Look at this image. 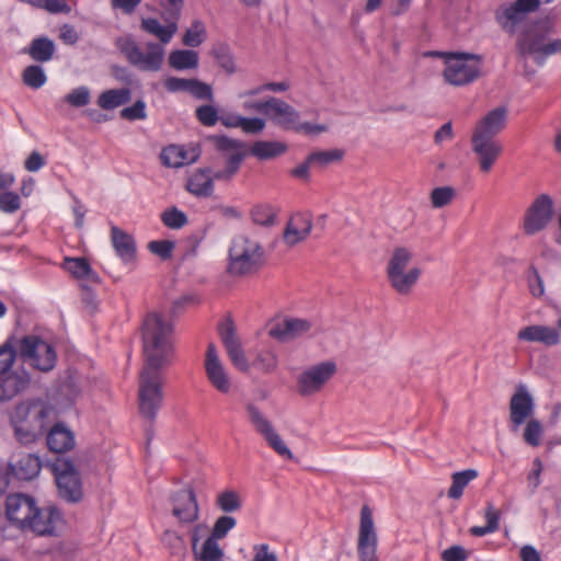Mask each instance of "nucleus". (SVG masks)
Instances as JSON below:
<instances>
[{
  "mask_svg": "<svg viewBox=\"0 0 561 561\" xmlns=\"http://www.w3.org/2000/svg\"><path fill=\"white\" fill-rule=\"evenodd\" d=\"M145 364L138 381V410L141 416L153 422L162 407L163 374L174 354L173 325L159 313H149L142 324Z\"/></svg>",
  "mask_w": 561,
  "mask_h": 561,
  "instance_id": "1",
  "label": "nucleus"
},
{
  "mask_svg": "<svg viewBox=\"0 0 561 561\" xmlns=\"http://www.w3.org/2000/svg\"><path fill=\"white\" fill-rule=\"evenodd\" d=\"M163 21L165 25H162L154 18L141 19L140 28L160 41V43H146V53L141 50L138 43L131 36L117 41V48L131 66L141 71L151 72H157L162 68L164 60L163 45L169 44L179 30L178 22L173 20Z\"/></svg>",
  "mask_w": 561,
  "mask_h": 561,
  "instance_id": "2",
  "label": "nucleus"
},
{
  "mask_svg": "<svg viewBox=\"0 0 561 561\" xmlns=\"http://www.w3.org/2000/svg\"><path fill=\"white\" fill-rule=\"evenodd\" d=\"M18 356L44 373L50 371L57 359L53 345L39 336L25 335L16 339L11 335L0 345V375L14 371L12 368Z\"/></svg>",
  "mask_w": 561,
  "mask_h": 561,
  "instance_id": "3",
  "label": "nucleus"
},
{
  "mask_svg": "<svg viewBox=\"0 0 561 561\" xmlns=\"http://www.w3.org/2000/svg\"><path fill=\"white\" fill-rule=\"evenodd\" d=\"M445 69L443 77L455 87L470 84L481 75V56L467 53H443Z\"/></svg>",
  "mask_w": 561,
  "mask_h": 561,
  "instance_id": "4",
  "label": "nucleus"
},
{
  "mask_svg": "<svg viewBox=\"0 0 561 561\" xmlns=\"http://www.w3.org/2000/svg\"><path fill=\"white\" fill-rule=\"evenodd\" d=\"M411 260L412 252L404 247H398L393 250L387 265V276L390 285L400 295L410 294L422 274L420 267L405 271Z\"/></svg>",
  "mask_w": 561,
  "mask_h": 561,
  "instance_id": "5",
  "label": "nucleus"
},
{
  "mask_svg": "<svg viewBox=\"0 0 561 561\" xmlns=\"http://www.w3.org/2000/svg\"><path fill=\"white\" fill-rule=\"evenodd\" d=\"M262 247L245 236H237L229 248L228 272L232 275H245L261 264Z\"/></svg>",
  "mask_w": 561,
  "mask_h": 561,
  "instance_id": "6",
  "label": "nucleus"
},
{
  "mask_svg": "<svg viewBox=\"0 0 561 561\" xmlns=\"http://www.w3.org/2000/svg\"><path fill=\"white\" fill-rule=\"evenodd\" d=\"M59 496L68 503H79L83 497L80 472L67 459H57L51 466Z\"/></svg>",
  "mask_w": 561,
  "mask_h": 561,
  "instance_id": "7",
  "label": "nucleus"
},
{
  "mask_svg": "<svg viewBox=\"0 0 561 561\" xmlns=\"http://www.w3.org/2000/svg\"><path fill=\"white\" fill-rule=\"evenodd\" d=\"M335 373L336 364L332 360L321 362L308 367L297 378V392L301 397L318 393Z\"/></svg>",
  "mask_w": 561,
  "mask_h": 561,
  "instance_id": "8",
  "label": "nucleus"
},
{
  "mask_svg": "<svg viewBox=\"0 0 561 561\" xmlns=\"http://www.w3.org/2000/svg\"><path fill=\"white\" fill-rule=\"evenodd\" d=\"M247 413L255 431L264 437L267 445L275 453L288 460L294 459V455L290 449L287 447L279 434L276 433L272 423L263 415L255 404L249 403L247 405Z\"/></svg>",
  "mask_w": 561,
  "mask_h": 561,
  "instance_id": "9",
  "label": "nucleus"
},
{
  "mask_svg": "<svg viewBox=\"0 0 561 561\" xmlns=\"http://www.w3.org/2000/svg\"><path fill=\"white\" fill-rule=\"evenodd\" d=\"M553 201L548 194L537 196L526 209L523 228L526 234L533 236L543 230L552 218Z\"/></svg>",
  "mask_w": 561,
  "mask_h": 561,
  "instance_id": "10",
  "label": "nucleus"
},
{
  "mask_svg": "<svg viewBox=\"0 0 561 561\" xmlns=\"http://www.w3.org/2000/svg\"><path fill=\"white\" fill-rule=\"evenodd\" d=\"M378 538L375 530L373 513L367 505L360 510L357 552L359 561H379L377 558Z\"/></svg>",
  "mask_w": 561,
  "mask_h": 561,
  "instance_id": "11",
  "label": "nucleus"
},
{
  "mask_svg": "<svg viewBox=\"0 0 561 561\" xmlns=\"http://www.w3.org/2000/svg\"><path fill=\"white\" fill-rule=\"evenodd\" d=\"M539 5L540 0H516L511 4L502 5L496 11V21L504 31L514 34L526 14L535 12Z\"/></svg>",
  "mask_w": 561,
  "mask_h": 561,
  "instance_id": "12",
  "label": "nucleus"
},
{
  "mask_svg": "<svg viewBox=\"0 0 561 561\" xmlns=\"http://www.w3.org/2000/svg\"><path fill=\"white\" fill-rule=\"evenodd\" d=\"M518 51L523 56L530 55L538 66H543L548 57L561 54V38L546 42L545 35L535 34L518 42Z\"/></svg>",
  "mask_w": 561,
  "mask_h": 561,
  "instance_id": "13",
  "label": "nucleus"
},
{
  "mask_svg": "<svg viewBox=\"0 0 561 561\" xmlns=\"http://www.w3.org/2000/svg\"><path fill=\"white\" fill-rule=\"evenodd\" d=\"M172 515L181 524H193L199 517V505L194 490L188 486L170 495Z\"/></svg>",
  "mask_w": 561,
  "mask_h": 561,
  "instance_id": "14",
  "label": "nucleus"
},
{
  "mask_svg": "<svg viewBox=\"0 0 561 561\" xmlns=\"http://www.w3.org/2000/svg\"><path fill=\"white\" fill-rule=\"evenodd\" d=\"M205 373L209 383L220 393H229L232 388L231 378L219 359L215 344L209 343L205 356Z\"/></svg>",
  "mask_w": 561,
  "mask_h": 561,
  "instance_id": "15",
  "label": "nucleus"
},
{
  "mask_svg": "<svg viewBox=\"0 0 561 561\" xmlns=\"http://www.w3.org/2000/svg\"><path fill=\"white\" fill-rule=\"evenodd\" d=\"M36 501L26 494L14 493L9 494L5 499V517L12 525L21 530H25L30 516L34 513Z\"/></svg>",
  "mask_w": 561,
  "mask_h": 561,
  "instance_id": "16",
  "label": "nucleus"
},
{
  "mask_svg": "<svg viewBox=\"0 0 561 561\" xmlns=\"http://www.w3.org/2000/svg\"><path fill=\"white\" fill-rule=\"evenodd\" d=\"M312 327L308 319L286 317L271 325L268 335L280 343H287L304 336Z\"/></svg>",
  "mask_w": 561,
  "mask_h": 561,
  "instance_id": "17",
  "label": "nucleus"
},
{
  "mask_svg": "<svg viewBox=\"0 0 561 561\" xmlns=\"http://www.w3.org/2000/svg\"><path fill=\"white\" fill-rule=\"evenodd\" d=\"M62 522L59 510L55 506L38 507L34 506V513L30 516L25 525V530H31L36 535H54L57 526Z\"/></svg>",
  "mask_w": 561,
  "mask_h": 561,
  "instance_id": "18",
  "label": "nucleus"
},
{
  "mask_svg": "<svg viewBox=\"0 0 561 561\" xmlns=\"http://www.w3.org/2000/svg\"><path fill=\"white\" fill-rule=\"evenodd\" d=\"M219 335L233 366L240 371H248L251 364L245 357L241 342L236 334L234 324L231 320H228L226 323L220 325Z\"/></svg>",
  "mask_w": 561,
  "mask_h": 561,
  "instance_id": "19",
  "label": "nucleus"
},
{
  "mask_svg": "<svg viewBox=\"0 0 561 561\" xmlns=\"http://www.w3.org/2000/svg\"><path fill=\"white\" fill-rule=\"evenodd\" d=\"M471 145L472 151L478 156L481 171L488 173L503 150L502 144L496 138L472 134Z\"/></svg>",
  "mask_w": 561,
  "mask_h": 561,
  "instance_id": "20",
  "label": "nucleus"
},
{
  "mask_svg": "<svg viewBox=\"0 0 561 561\" xmlns=\"http://www.w3.org/2000/svg\"><path fill=\"white\" fill-rule=\"evenodd\" d=\"M535 403L526 386L519 385L510 402V417L517 430L534 412Z\"/></svg>",
  "mask_w": 561,
  "mask_h": 561,
  "instance_id": "21",
  "label": "nucleus"
},
{
  "mask_svg": "<svg viewBox=\"0 0 561 561\" xmlns=\"http://www.w3.org/2000/svg\"><path fill=\"white\" fill-rule=\"evenodd\" d=\"M267 117L278 127L285 130H294L300 113L287 102L272 96Z\"/></svg>",
  "mask_w": 561,
  "mask_h": 561,
  "instance_id": "22",
  "label": "nucleus"
},
{
  "mask_svg": "<svg viewBox=\"0 0 561 561\" xmlns=\"http://www.w3.org/2000/svg\"><path fill=\"white\" fill-rule=\"evenodd\" d=\"M9 465L16 478L26 481L37 477L42 468L39 457L34 454H15Z\"/></svg>",
  "mask_w": 561,
  "mask_h": 561,
  "instance_id": "23",
  "label": "nucleus"
},
{
  "mask_svg": "<svg viewBox=\"0 0 561 561\" xmlns=\"http://www.w3.org/2000/svg\"><path fill=\"white\" fill-rule=\"evenodd\" d=\"M111 240L116 255L125 264H133L136 260L137 247L133 236L121 228L113 226L111 228Z\"/></svg>",
  "mask_w": 561,
  "mask_h": 561,
  "instance_id": "24",
  "label": "nucleus"
},
{
  "mask_svg": "<svg viewBox=\"0 0 561 561\" xmlns=\"http://www.w3.org/2000/svg\"><path fill=\"white\" fill-rule=\"evenodd\" d=\"M312 230V221L308 215H294L287 222L283 238L287 245L294 247L304 241Z\"/></svg>",
  "mask_w": 561,
  "mask_h": 561,
  "instance_id": "25",
  "label": "nucleus"
},
{
  "mask_svg": "<svg viewBox=\"0 0 561 561\" xmlns=\"http://www.w3.org/2000/svg\"><path fill=\"white\" fill-rule=\"evenodd\" d=\"M507 119V110L504 106H499L490 111L476 126L473 134L482 135L484 137L495 138L500 134Z\"/></svg>",
  "mask_w": 561,
  "mask_h": 561,
  "instance_id": "26",
  "label": "nucleus"
},
{
  "mask_svg": "<svg viewBox=\"0 0 561 561\" xmlns=\"http://www.w3.org/2000/svg\"><path fill=\"white\" fill-rule=\"evenodd\" d=\"M199 152L192 148L186 149L184 146L170 145L162 149L160 159L162 164L168 168H182L197 160Z\"/></svg>",
  "mask_w": 561,
  "mask_h": 561,
  "instance_id": "27",
  "label": "nucleus"
},
{
  "mask_svg": "<svg viewBox=\"0 0 561 561\" xmlns=\"http://www.w3.org/2000/svg\"><path fill=\"white\" fill-rule=\"evenodd\" d=\"M28 382L30 377L27 374L11 371L0 375V403L14 399L26 389Z\"/></svg>",
  "mask_w": 561,
  "mask_h": 561,
  "instance_id": "28",
  "label": "nucleus"
},
{
  "mask_svg": "<svg viewBox=\"0 0 561 561\" xmlns=\"http://www.w3.org/2000/svg\"><path fill=\"white\" fill-rule=\"evenodd\" d=\"M519 341L538 342L546 346H553L560 342V334L557 329L547 325H528L517 333Z\"/></svg>",
  "mask_w": 561,
  "mask_h": 561,
  "instance_id": "29",
  "label": "nucleus"
},
{
  "mask_svg": "<svg viewBox=\"0 0 561 561\" xmlns=\"http://www.w3.org/2000/svg\"><path fill=\"white\" fill-rule=\"evenodd\" d=\"M46 443L51 451L62 454L75 446V435L64 424L57 423L48 432Z\"/></svg>",
  "mask_w": 561,
  "mask_h": 561,
  "instance_id": "30",
  "label": "nucleus"
},
{
  "mask_svg": "<svg viewBox=\"0 0 561 561\" xmlns=\"http://www.w3.org/2000/svg\"><path fill=\"white\" fill-rule=\"evenodd\" d=\"M62 267L75 278L89 283L99 284L100 276L94 272L85 257H68L64 259Z\"/></svg>",
  "mask_w": 561,
  "mask_h": 561,
  "instance_id": "31",
  "label": "nucleus"
},
{
  "mask_svg": "<svg viewBox=\"0 0 561 561\" xmlns=\"http://www.w3.org/2000/svg\"><path fill=\"white\" fill-rule=\"evenodd\" d=\"M36 62H47L53 59L56 53V45L47 36H38L32 39L30 45L23 49Z\"/></svg>",
  "mask_w": 561,
  "mask_h": 561,
  "instance_id": "32",
  "label": "nucleus"
},
{
  "mask_svg": "<svg viewBox=\"0 0 561 561\" xmlns=\"http://www.w3.org/2000/svg\"><path fill=\"white\" fill-rule=\"evenodd\" d=\"M37 404L33 402H22L14 408V411L11 415V424L23 425L31 424L28 422V416L33 413L36 417V423L38 424V428L41 430L43 426V420L46 417V410L44 408L37 409Z\"/></svg>",
  "mask_w": 561,
  "mask_h": 561,
  "instance_id": "33",
  "label": "nucleus"
},
{
  "mask_svg": "<svg viewBox=\"0 0 561 561\" xmlns=\"http://www.w3.org/2000/svg\"><path fill=\"white\" fill-rule=\"evenodd\" d=\"M131 100V91L128 88L110 89L98 96V105L105 111L119 107Z\"/></svg>",
  "mask_w": 561,
  "mask_h": 561,
  "instance_id": "34",
  "label": "nucleus"
},
{
  "mask_svg": "<svg viewBox=\"0 0 561 561\" xmlns=\"http://www.w3.org/2000/svg\"><path fill=\"white\" fill-rule=\"evenodd\" d=\"M186 188L198 197H208L213 194L214 183L205 170H198L188 179Z\"/></svg>",
  "mask_w": 561,
  "mask_h": 561,
  "instance_id": "35",
  "label": "nucleus"
},
{
  "mask_svg": "<svg viewBox=\"0 0 561 561\" xmlns=\"http://www.w3.org/2000/svg\"><path fill=\"white\" fill-rule=\"evenodd\" d=\"M287 146L280 141L259 140L255 141L250 152L260 160H268L286 152Z\"/></svg>",
  "mask_w": 561,
  "mask_h": 561,
  "instance_id": "36",
  "label": "nucleus"
},
{
  "mask_svg": "<svg viewBox=\"0 0 561 561\" xmlns=\"http://www.w3.org/2000/svg\"><path fill=\"white\" fill-rule=\"evenodd\" d=\"M198 54L192 49H175L169 55V65L175 70H188L198 67Z\"/></svg>",
  "mask_w": 561,
  "mask_h": 561,
  "instance_id": "37",
  "label": "nucleus"
},
{
  "mask_svg": "<svg viewBox=\"0 0 561 561\" xmlns=\"http://www.w3.org/2000/svg\"><path fill=\"white\" fill-rule=\"evenodd\" d=\"M217 538L209 535L203 545L193 552L196 561H222L225 557L224 550L220 548Z\"/></svg>",
  "mask_w": 561,
  "mask_h": 561,
  "instance_id": "38",
  "label": "nucleus"
},
{
  "mask_svg": "<svg viewBox=\"0 0 561 561\" xmlns=\"http://www.w3.org/2000/svg\"><path fill=\"white\" fill-rule=\"evenodd\" d=\"M211 56L215 58L219 67L229 76L237 71L231 48L226 43H217L211 48Z\"/></svg>",
  "mask_w": 561,
  "mask_h": 561,
  "instance_id": "39",
  "label": "nucleus"
},
{
  "mask_svg": "<svg viewBox=\"0 0 561 561\" xmlns=\"http://www.w3.org/2000/svg\"><path fill=\"white\" fill-rule=\"evenodd\" d=\"M478 477L476 469H466L453 473L451 485L447 492L449 499L458 500L462 496L465 488Z\"/></svg>",
  "mask_w": 561,
  "mask_h": 561,
  "instance_id": "40",
  "label": "nucleus"
},
{
  "mask_svg": "<svg viewBox=\"0 0 561 561\" xmlns=\"http://www.w3.org/2000/svg\"><path fill=\"white\" fill-rule=\"evenodd\" d=\"M216 149L221 152L226 160L229 156L244 154V144L240 140L229 138L227 136H214L211 138Z\"/></svg>",
  "mask_w": 561,
  "mask_h": 561,
  "instance_id": "41",
  "label": "nucleus"
},
{
  "mask_svg": "<svg viewBox=\"0 0 561 561\" xmlns=\"http://www.w3.org/2000/svg\"><path fill=\"white\" fill-rule=\"evenodd\" d=\"M216 505L224 513H233L242 507V501L237 491L225 490L217 495Z\"/></svg>",
  "mask_w": 561,
  "mask_h": 561,
  "instance_id": "42",
  "label": "nucleus"
},
{
  "mask_svg": "<svg viewBox=\"0 0 561 561\" xmlns=\"http://www.w3.org/2000/svg\"><path fill=\"white\" fill-rule=\"evenodd\" d=\"M308 156L309 162H312L313 167L324 168L341 161L344 157V151L342 149L319 150Z\"/></svg>",
  "mask_w": 561,
  "mask_h": 561,
  "instance_id": "43",
  "label": "nucleus"
},
{
  "mask_svg": "<svg viewBox=\"0 0 561 561\" xmlns=\"http://www.w3.org/2000/svg\"><path fill=\"white\" fill-rule=\"evenodd\" d=\"M22 80L26 87L37 90L46 83L47 76L39 65H31L23 70Z\"/></svg>",
  "mask_w": 561,
  "mask_h": 561,
  "instance_id": "44",
  "label": "nucleus"
},
{
  "mask_svg": "<svg viewBox=\"0 0 561 561\" xmlns=\"http://www.w3.org/2000/svg\"><path fill=\"white\" fill-rule=\"evenodd\" d=\"M160 219L162 224L170 229H181L188 221L186 214L175 206L163 210L160 215Z\"/></svg>",
  "mask_w": 561,
  "mask_h": 561,
  "instance_id": "45",
  "label": "nucleus"
},
{
  "mask_svg": "<svg viewBox=\"0 0 561 561\" xmlns=\"http://www.w3.org/2000/svg\"><path fill=\"white\" fill-rule=\"evenodd\" d=\"M206 38V28L202 21L195 20L183 35L182 43L188 47L199 46Z\"/></svg>",
  "mask_w": 561,
  "mask_h": 561,
  "instance_id": "46",
  "label": "nucleus"
},
{
  "mask_svg": "<svg viewBox=\"0 0 561 561\" xmlns=\"http://www.w3.org/2000/svg\"><path fill=\"white\" fill-rule=\"evenodd\" d=\"M244 159V154L229 156L226 161V167L222 170H217L210 176L214 180L227 181L230 180L240 169Z\"/></svg>",
  "mask_w": 561,
  "mask_h": 561,
  "instance_id": "47",
  "label": "nucleus"
},
{
  "mask_svg": "<svg viewBox=\"0 0 561 561\" xmlns=\"http://www.w3.org/2000/svg\"><path fill=\"white\" fill-rule=\"evenodd\" d=\"M456 197V191L451 186L435 187L431 192V204L434 208H443L449 205Z\"/></svg>",
  "mask_w": 561,
  "mask_h": 561,
  "instance_id": "48",
  "label": "nucleus"
},
{
  "mask_svg": "<svg viewBox=\"0 0 561 561\" xmlns=\"http://www.w3.org/2000/svg\"><path fill=\"white\" fill-rule=\"evenodd\" d=\"M277 363V356L272 351L264 350L257 353L252 366L263 373H272L276 369Z\"/></svg>",
  "mask_w": 561,
  "mask_h": 561,
  "instance_id": "49",
  "label": "nucleus"
},
{
  "mask_svg": "<svg viewBox=\"0 0 561 561\" xmlns=\"http://www.w3.org/2000/svg\"><path fill=\"white\" fill-rule=\"evenodd\" d=\"M251 217L254 224L270 227L275 222V211L270 205H256L251 210Z\"/></svg>",
  "mask_w": 561,
  "mask_h": 561,
  "instance_id": "50",
  "label": "nucleus"
},
{
  "mask_svg": "<svg viewBox=\"0 0 561 561\" xmlns=\"http://www.w3.org/2000/svg\"><path fill=\"white\" fill-rule=\"evenodd\" d=\"M162 20H173L179 23L184 0H159Z\"/></svg>",
  "mask_w": 561,
  "mask_h": 561,
  "instance_id": "51",
  "label": "nucleus"
},
{
  "mask_svg": "<svg viewBox=\"0 0 561 561\" xmlns=\"http://www.w3.org/2000/svg\"><path fill=\"white\" fill-rule=\"evenodd\" d=\"M197 121L207 127L215 126L219 122L218 111L214 105L204 104L195 110Z\"/></svg>",
  "mask_w": 561,
  "mask_h": 561,
  "instance_id": "52",
  "label": "nucleus"
},
{
  "mask_svg": "<svg viewBox=\"0 0 561 561\" xmlns=\"http://www.w3.org/2000/svg\"><path fill=\"white\" fill-rule=\"evenodd\" d=\"M237 525L234 517L230 515H222L218 517L213 526L210 535L217 539H224L228 533Z\"/></svg>",
  "mask_w": 561,
  "mask_h": 561,
  "instance_id": "53",
  "label": "nucleus"
},
{
  "mask_svg": "<svg viewBox=\"0 0 561 561\" xmlns=\"http://www.w3.org/2000/svg\"><path fill=\"white\" fill-rule=\"evenodd\" d=\"M90 90L82 85L71 90L65 98L66 102L75 107H83L90 103Z\"/></svg>",
  "mask_w": 561,
  "mask_h": 561,
  "instance_id": "54",
  "label": "nucleus"
},
{
  "mask_svg": "<svg viewBox=\"0 0 561 561\" xmlns=\"http://www.w3.org/2000/svg\"><path fill=\"white\" fill-rule=\"evenodd\" d=\"M188 93L197 100L209 102L214 100V92L211 85L202 82L198 79H192Z\"/></svg>",
  "mask_w": 561,
  "mask_h": 561,
  "instance_id": "55",
  "label": "nucleus"
},
{
  "mask_svg": "<svg viewBox=\"0 0 561 561\" xmlns=\"http://www.w3.org/2000/svg\"><path fill=\"white\" fill-rule=\"evenodd\" d=\"M121 117L130 122L146 119V103L142 100H137L131 106L124 107L121 111Z\"/></svg>",
  "mask_w": 561,
  "mask_h": 561,
  "instance_id": "56",
  "label": "nucleus"
},
{
  "mask_svg": "<svg viewBox=\"0 0 561 561\" xmlns=\"http://www.w3.org/2000/svg\"><path fill=\"white\" fill-rule=\"evenodd\" d=\"M542 435V425L538 420H530L524 431V439L525 442L536 447L540 444Z\"/></svg>",
  "mask_w": 561,
  "mask_h": 561,
  "instance_id": "57",
  "label": "nucleus"
},
{
  "mask_svg": "<svg viewBox=\"0 0 561 561\" xmlns=\"http://www.w3.org/2000/svg\"><path fill=\"white\" fill-rule=\"evenodd\" d=\"M21 207V198L14 192H4L0 194V210L7 214H13Z\"/></svg>",
  "mask_w": 561,
  "mask_h": 561,
  "instance_id": "58",
  "label": "nucleus"
},
{
  "mask_svg": "<svg viewBox=\"0 0 561 561\" xmlns=\"http://www.w3.org/2000/svg\"><path fill=\"white\" fill-rule=\"evenodd\" d=\"M36 427L31 424L13 426L16 439L23 445L34 443L37 438Z\"/></svg>",
  "mask_w": 561,
  "mask_h": 561,
  "instance_id": "59",
  "label": "nucleus"
},
{
  "mask_svg": "<svg viewBox=\"0 0 561 561\" xmlns=\"http://www.w3.org/2000/svg\"><path fill=\"white\" fill-rule=\"evenodd\" d=\"M148 248L153 254L160 256L162 260H168L172 256L174 242L169 240L151 241L149 242Z\"/></svg>",
  "mask_w": 561,
  "mask_h": 561,
  "instance_id": "60",
  "label": "nucleus"
},
{
  "mask_svg": "<svg viewBox=\"0 0 561 561\" xmlns=\"http://www.w3.org/2000/svg\"><path fill=\"white\" fill-rule=\"evenodd\" d=\"M265 125L266 124H265V121L263 118H260V117H243L242 116L240 128L245 134L257 135V134H260V133H262L264 130Z\"/></svg>",
  "mask_w": 561,
  "mask_h": 561,
  "instance_id": "61",
  "label": "nucleus"
},
{
  "mask_svg": "<svg viewBox=\"0 0 561 561\" xmlns=\"http://www.w3.org/2000/svg\"><path fill=\"white\" fill-rule=\"evenodd\" d=\"M191 82H192V79L168 77L164 80L163 85L167 89V91L170 93L188 92Z\"/></svg>",
  "mask_w": 561,
  "mask_h": 561,
  "instance_id": "62",
  "label": "nucleus"
},
{
  "mask_svg": "<svg viewBox=\"0 0 561 561\" xmlns=\"http://www.w3.org/2000/svg\"><path fill=\"white\" fill-rule=\"evenodd\" d=\"M252 561H278L274 551H271L267 543H259L253 546Z\"/></svg>",
  "mask_w": 561,
  "mask_h": 561,
  "instance_id": "63",
  "label": "nucleus"
},
{
  "mask_svg": "<svg viewBox=\"0 0 561 561\" xmlns=\"http://www.w3.org/2000/svg\"><path fill=\"white\" fill-rule=\"evenodd\" d=\"M467 551L461 546H451L442 553L443 561H465Z\"/></svg>",
  "mask_w": 561,
  "mask_h": 561,
  "instance_id": "64",
  "label": "nucleus"
}]
</instances>
